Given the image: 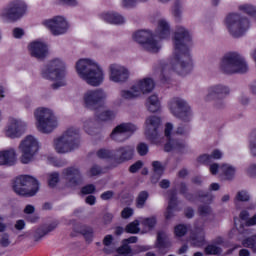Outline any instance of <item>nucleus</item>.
Instances as JSON below:
<instances>
[{
  "mask_svg": "<svg viewBox=\"0 0 256 256\" xmlns=\"http://www.w3.org/2000/svg\"><path fill=\"white\" fill-rule=\"evenodd\" d=\"M147 199H149V192L141 191L139 192L136 198V207L137 209H143L145 207V203H147Z\"/></svg>",
  "mask_w": 256,
  "mask_h": 256,
  "instance_id": "31",
  "label": "nucleus"
},
{
  "mask_svg": "<svg viewBox=\"0 0 256 256\" xmlns=\"http://www.w3.org/2000/svg\"><path fill=\"white\" fill-rule=\"evenodd\" d=\"M137 131V126H135L132 123H122L118 126H116L112 133L110 134V137L113 141H117L118 143H123V141H126L127 136H125V133H135Z\"/></svg>",
  "mask_w": 256,
  "mask_h": 256,
  "instance_id": "16",
  "label": "nucleus"
},
{
  "mask_svg": "<svg viewBox=\"0 0 256 256\" xmlns=\"http://www.w3.org/2000/svg\"><path fill=\"white\" fill-rule=\"evenodd\" d=\"M76 71L79 77L92 87H99V85L103 83V69L91 59L84 58L78 60L76 63Z\"/></svg>",
  "mask_w": 256,
  "mask_h": 256,
  "instance_id": "3",
  "label": "nucleus"
},
{
  "mask_svg": "<svg viewBox=\"0 0 256 256\" xmlns=\"http://www.w3.org/2000/svg\"><path fill=\"white\" fill-rule=\"evenodd\" d=\"M19 149L22 153L20 161L24 165H27V163H31L33 157L39 152V142L32 135L26 136L20 143Z\"/></svg>",
  "mask_w": 256,
  "mask_h": 256,
  "instance_id": "10",
  "label": "nucleus"
},
{
  "mask_svg": "<svg viewBox=\"0 0 256 256\" xmlns=\"http://www.w3.org/2000/svg\"><path fill=\"white\" fill-rule=\"evenodd\" d=\"M25 129H27L25 122L17 119H11L6 130V137H9L10 139H17L25 133Z\"/></svg>",
  "mask_w": 256,
  "mask_h": 256,
  "instance_id": "20",
  "label": "nucleus"
},
{
  "mask_svg": "<svg viewBox=\"0 0 256 256\" xmlns=\"http://www.w3.org/2000/svg\"><path fill=\"white\" fill-rule=\"evenodd\" d=\"M65 75V62H63L59 58L50 61L49 64L44 69H42L43 79H48L49 81H56V83L52 84V89H59V87H65Z\"/></svg>",
  "mask_w": 256,
  "mask_h": 256,
  "instance_id": "4",
  "label": "nucleus"
},
{
  "mask_svg": "<svg viewBox=\"0 0 256 256\" xmlns=\"http://www.w3.org/2000/svg\"><path fill=\"white\" fill-rule=\"evenodd\" d=\"M137 152L140 157H145L149 153V146L145 143H140L137 146Z\"/></svg>",
  "mask_w": 256,
  "mask_h": 256,
  "instance_id": "47",
  "label": "nucleus"
},
{
  "mask_svg": "<svg viewBox=\"0 0 256 256\" xmlns=\"http://www.w3.org/2000/svg\"><path fill=\"white\" fill-rule=\"evenodd\" d=\"M98 159H114L115 161V150L101 148L96 152Z\"/></svg>",
  "mask_w": 256,
  "mask_h": 256,
  "instance_id": "30",
  "label": "nucleus"
},
{
  "mask_svg": "<svg viewBox=\"0 0 256 256\" xmlns=\"http://www.w3.org/2000/svg\"><path fill=\"white\" fill-rule=\"evenodd\" d=\"M59 183V172H53L49 175L48 185L49 187H57Z\"/></svg>",
  "mask_w": 256,
  "mask_h": 256,
  "instance_id": "42",
  "label": "nucleus"
},
{
  "mask_svg": "<svg viewBox=\"0 0 256 256\" xmlns=\"http://www.w3.org/2000/svg\"><path fill=\"white\" fill-rule=\"evenodd\" d=\"M205 255H221L223 249L215 244H209L204 248Z\"/></svg>",
  "mask_w": 256,
  "mask_h": 256,
  "instance_id": "33",
  "label": "nucleus"
},
{
  "mask_svg": "<svg viewBox=\"0 0 256 256\" xmlns=\"http://www.w3.org/2000/svg\"><path fill=\"white\" fill-rule=\"evenodd\" d=\"M225 25L230 35L235 39H239V37H243L249 31L251 22L249 18L243 17L239 13H230L225 18Z\"/></svg>",
  "mask_w": 256,
  "mask_h": 256,
  "instance_id": "8",
  "label": "nucleus"
},
{
  "mask_svg": "<svg viewBox=\"0 0 256 256\" xmlns=\"http://www.w3.org/2000/svg\"><path fill=\"white\" fill-rule=\"evenodd\" d=\"M62 175H64V177H67V179H69V183L74 186L80 185V183H82L83 181V177L81 176V171L79 170V168H65L62 172Z\"/></svg>",
  "mask_w": 256,
  "mask_h": 256,
  "instance_id": "23",
  "label": "nucleus"
},
{
  "mask_svg": "<svg viewBox=\"0 0 256 256\" xmlns=\"http://www.w3.org/2000/svg\"><path fill=\"white\" fill-rule=\"evenodd\" d=\"M115 195V192L108 190L101 194L100 198L102 201H109V199H113V196Z\"/></svg>",
  "mask_w": 256,
  "mask_h": 256,
  "instance_id": "58",
  "label": "nucleus"
},
{
  "mask_svg": "<svg viewBox=\"0 0 256 256\" xmlns=\"http://www.w3.org/2000/svg\"><path fill=\"white\" fill-rule=\"evenodd\" d=\"M17 163V152L11 148L8 150L0 151V165H6V167H13Z\"/></svg>",
  "mask_w": 256,
  "mask_h": 256,
  "instance_id": "24",
  "label": "nucleus"
},
{
  "mask_svg": "<svg viewBox=\"0 0 256 256\" xmlns=\"http://www.w3.org/2000/svg\"><path fill=\"white\" fill-rule=\"evenodd\" d=\"M242 245L243 247L251 249L253 253H256V235L244 239Z\"/></svg>",
  "mask_w": 256,
  "mask_h": 256,
  "instance_id": "36",
  "label": "nucleus"
},
{
  "mask_svg": "<svg viewBox=\"0 0 256 256\" xmlns=\"http://www.w3.org/2000/svg\"><path fill=\"white\" fill-rule=\"evenodd\" d=\"M189 228L185 224H178L174 227V235L175 237H185Z\"/></svg>",
  "mask_w": 256,
  "mask_h": 256,
  "instance_id": "37",
  "label": "nucleus"
},
{
  "mask_svg": "<svg viewBox=\"0 0 256 256\" xmlns=\"http://www.w3.org/2000/svg\"><path fill=\"white\" fill-rule=\"evenodd\" d=\"M115 161L118 165L121 163H126V161H131L135 157V146L125 145L120 146L114 150Z\"/></svg>",
  "mask_w": 256,
  "mask_h": 256,
  "instance_id": "19",
  "label": "nucleus"
},
{
  "mask_svg": "<svg viewBox=\"0 0 256 256\" xmlns=\"http://www.w3.org/2000/svg\"><path fill=\"white\" fill-rule=\"evenodd\" d=\"M112 243H113V235L111 234L106 235L103 239V245H105V247H109Z\"/></svg>",
  "mask_w": 256,
  "mask_h": 256,
  "instance_id": "63",
  "label": "nucleus"
},
{
  "mask_svg": "<svg viewBox=\"0 0 256 256\" xmlns=\"http://www.w3.org/2000/svg\"><path fill=\"white\" fill-rule=\"evenodd\" d=\"M198 214L200 215V217H207V215L211 214V207L207 205H200L198 207Z\"/></svg>",
  "mask_w": 256,
  "mask_h": 256,
  "instance_id": "49",
  "label": "nucleus"
},
{
  "mask_svg": "<svg viewBox=\"0 0 256 256\" xmlns=\"http://www.w3.org/2000/svg\"><path fill=\"white\" fill-rule=\"evenodd\" d=\"M43 25L51 31L52 35H63L67 33L69 29V24L62 16H55L52 19L45 20Z\"/></svg>",
  "mask_w": 256,
  "mask_h": 256,
  "instance_id": "15",
  "label": "nucleus"
},
{
  "mask_svg": "<svg viewBox=\"0 0 256 256\" xmlns=\"http://www.w3.org/2000/svg\"><path fill=\"white\" fill-rule=\"evenodd\" d=\"M189 124L183 125L181 124L177 130H176V134L177 135H187V133H189Z\"/></svg>",
  "mask_w": 256,
  "mask_h": 256,
  "instance_id": "56",
  "label": "nucleus"
},
{
  "mask_svg": "<svg viewBox=\"0 0 256 256\" xmlns=\"http://www.w3.org/2000/svg\"><path fill=\"white\" fill-rule=\"evenodd\" d=\"M229 87L223 85H215L208 88V94L206 96V101H217L216 105L219 106V102L223 101L229 95Z\"/></svg>",
  "mask_w": 256,
  "mask_h": 256,
  "instance_id": "17",
  "label": "nucleus"
},
{
  "mask_svg": "<svg viewBox=\"0 0 256 256\" xmlns=\"http://www.w3.org/2000/svg\"><path fill=\"white\" fill-rule=\"evenodd\" d=\"M80 193L82 195H91L95 193V185L93 184H87L81 188Z\"/></svg>",
  "mask_w": 256,
  "mask_h": 256,
  "instance_id": "48",
  "label": "nucleus"
},
{
  "mask_svg": "<svg viewBox=\"0 0 256 256\" xmlns=\"http://www.w3.org/2000/svg\"><path fill=\"white\" fill-rule=\"evenodd\" d=\"M28 51H30L31 57L36 59H45L47 57V44L41 41H34L28 45Z\"/></svg>",
  "mask_w": 256,
  "mask_h": 256,
  "instance_id": "22",
  "label": "nucleus"
},
{
  "mask_svg": "<svg viewBox=\"0 0 256 256\" xmlns=\"http://www.w3.org/2000/svg\"><path fill=\"white\" fill-rule=\"evenodd\" d=\"M25 13H27V4L21 0H14L4 9L2 17L9 21V23H16Z\"/></svg>",
  "mask_w": 256,
  "mask_h": 256,
  "instance_id": "13",
  "label": "nucleus"
},
{
  "mask_svg": "<svg viewBox=\"0 0 256 256\" xmlns=\"http://www.w3.org/2000/svg\"><path fill=\"white\" fill-rule=\"evenodd\" d=\"M12 189L20 197H35L39 191V180L29 175L18 176L13 181Z\"/></svg>",
  "mask_w": 256,
  "mask_h": 256,
  "instance_id": "6",
  "label": "nucleus"
},
{
  "mask_svg": "<svg viewBox=\"0 0 256 256\" xmlns=\"http://www.w3.org/2000/svg\"><path fill=\"white\" fill-rule=\"evenodd\" d=\"M147 0H122L123 7L126 9H133L137 5V3H145Z\"/></svg>",
  "mask_w": 256,
  "mask_h": 256,
  "instance_id": "43",
  "label": "nucleus"
},
{
  "mask_svg": "<svg viewBox=\"0 0 256 256\" xmlns=\"http://www.w3.org/2000/svg\"><path fill=\"white\" fill-rule=\"evenodd\" d=\"M146 107L150 113H158L161 111V102L159 96L153 94L146 101Z\"/></svg>",
  "mask_w": 256,
  "mask_h": 256,
  "instance_id": "28",
  "label": "nucleus"
},
{
  "mask_svg": "<svg viewBox=\"0 0 256 256\" xmlns=\"http://www.w3.org/2000/svg\"><path fill=\"white\" fill-rule=\"evenodd\" d=\"M173 16L176 19H181V0H175L173 7Z\"/></svg>",
  "mask_w": 256,
  "mask_h": 256,
  "instance_id": "46",
  "label": "nucleus"
},
{
  "mask_svg": "<svg viewBox=\"0 0 256 256\" xmlns=\"http://www.w3.org/2000/svg\"><path fill=\"white\" fill-rule=\"evenodd\" d=\"M173 132V124L171 123H166L165 125V130H164V135L168 139V141H171V133Z\"/></svg>",
  "mask_w": 256,
  "mask_h": 256,
  "instance_id": "57",
  "label": "nucleus"
},
{
  "mask_svg": "<svg viewBox=\"0 0 256 256\" xmlns=\"http://www.w3.org/2000/svg\"><path fill=\"white\" fill-rule=\"evenodd\" d=\"M80 136L79 128H69L56 140H54V149L57 153H69L79 148Z\"/></svg>",
  "mask_w": 256,
  "mask_h": 256,
  "instance_id": "7",
  "label": "nucleus"
},
{
  "mask_svg": "<svg viewBox=\"0 0 256 256\" xmlns=\"http://www.w3.org/2000/svg\"><path fill=\"white\" fill-rule=\"evenodd\" d=\"M80 234L83 235L86 241H93V228L90 226H83L80 230Z\"/></svg>",
  "mask_w": 256,
  "mask_h": 256,
  "instance_id": "38",
  "label": "nucleus"
},
{
  "mask_svg": "<svg viewBox=\"0 0 256 256\" xmlns=\"http://www.w3.org/2000/svg\"><path fill=\"white\" fill-rule=\"evenodd\" d=\"M191 239H192L195 247H203V245H205V235L192 236Z\"/></svg>",
  "mask_w": 256,
  "mask_h": 256,
  "instance_id": "50",
  "label": "nucleus"
},
{
  "mask_svg": "<svg viewBox=\"0 0 256 256\" xmlns=\"http://www.w3.org/2000/svg\"><path fill=\"white\" fill-rule=\"evenodd\" d=\"M142 225H144V227H148V229H155V226L157 225V217L152 216L144 218L142 220Z\"/></svg>",
  "mask_w": 256,
  "mask_h": 256,
  "instance_id": "41",
  "label": "nucleus"
},
{
  "mask_svg": "<svg viewBox=\"0 0 256 256\" xmlns=\"http://www.w3.org/2000/svg\"><path fill=\"white\" fill-rule=\"evenodd\" d=\"M184 215L186 219H193L195 217V210L192 207H187L184 210Z\"/></svg>",
  "mask_w": 256,
  "mask_h": 256,
  "instance_id": "59",
  "label": "nucleus"
},
{
  "mask_svg": "<svg viewBox=\"0 0 256 256\" xmlns=\"http://www.w3.org/2000/svg\"><path fill=\"white\" fill-rule=\"evenodd\" d=\"M133 208L126 207L121 212L122 219H129V217H133Z\"/></svg>",
  "mask_w": 256,
  "mask_h": 256,
  "instance_id": "55",
  "label": "nucleus"
},
{
  "mask_svg": "<svg viewBox=\"0 0 256 256\" xmlns=\"http://www.w3.org/2000/svg\"><path fill=\"white\" fill-rule=\"evenodd\" d=\"M155 245H156V249L163 251V249H170V247L173 244L171 243V240L167 238V234H165V232H158Z\"/></svg>",
  "mask_w": 256,
  "mask_h": 256,
  "instance_id": "27",
  "label": "nucleus"
},
{
  "mask_svg": "<svg viewBox=\"0 0 256 256\" xmlns=\"http://www.w3.org/2000/svg\"><path fill=\"white\" fill-rule=\"evenodd\" d=\"M172 149H178V151H183L185 149V143L176 142L175 144L171 143V139L164 145V151L166 153H171Z\"/></svg>",
  "mask_w": 256,
  "mask_h": 256,
  "instance_id": "32",
  "label": "nucleus"
},
{
  "mask_svg": "<svg viewBox=\"0 0 256 256\" xmlns=\"http://www.w3.org/2000/svg\"><path fill=\"white\" fill-rule=\"evenodd\" d=\"M178 202H177V195L176 194H172L169 198L168 201V208L169 209H174L177 211V207H178Z\"/></svg>",
  "mask_w": 256,
  "mask_h": 256,
  "instance_id": "52",
  "label": "nucleus"
},
{
  "mask_svg": "<svg viewBox=\"0 0 256 256\" xmlns=\"http://www.w3.org/2000/svg\"><path fill=\"white\" fill-rule=\"evenodd\" d=\"M57 225H59V223L53 222L48 226L38 227L34 233V241H41L45 235H48V233H51V231H55V229H57Z\"/></svg>",
  "mask_w": 256,
  "mask_h": 256,
  "instance_id": "26",
  "label": "nucleus"
},
{
  "mask_svg": "<svg viewBox=\"0 0 256 256\" xmlns=\"http://www.w3.org/2000/svg\"><path fill=\"white\" fill-rule=\"evenodd\" d=\"M141 231V228H139V220H134L133 222H130L125 227V232L130 233L131 235H137Z\"/></svg>",
  "mask_w": 256,
  "mask_h": 256,
  "instance_id": "34",
  "label": "nucleus"
},
{
  "mask_svg": "<svg viewBox=\"0 0 256 256\" xmlns=\"http://www.w3.org/2000/svg\"><path fill=\"white\" fill-rule=\"evenodd\" d=\"M169 35H171L169 23L165 20H159L155 34L149 30H138L132 35V38L149 53H159L161 47H159V43L155 40V37L158 39H169Z\"/></svg>",
  "mask_w": 256,
  "mask_h": 256,
  "instance_id": "2",
  "label": "nucleus"
},
{
  "mask_svg": "<svg viewBox=\"0 0 256 256\" xmlns=\"http://www.w3.org/2000/svg\"><path fill=\"white\" fill-rule=\"evenodd\" d=\"M25 35V31L22 28H14L13 29V37L15 39H21Z\"/></svg>",
  "mask_w": 256,
  "mask_h": 256,
  "instance_id": "61",
  "label": "nucleus"
},
{
  "mask_svg": "<svg viewBox=\"0 0 256 256\" xmlns=\"http://www.w3.org/2000/svg\"><path fill=\"white\" fill-rule=\"evenodd\" d=\"M34 117L38 123V131L41 133H52L57 127L55 114L48 108H38L34 112Z\"/></svg>",
  "mask_w": 256,
  "mask_h": 256,
  "instance_id": "9",
  "label": "nucleus"
},
{
  "mask_svg": "<svg viewBox=\"0 0 256 256\" xmlns=\"http://www.w3.org/2000/svg\"><path fill=\"white\" fill-rule=\"evenodd\" d=\"M129 79V70L127 68L112 64L110 65V80L114 83H125Z\"/></svg>",
  "mask_w": 256,
  "mask_h": 256,
  "instance_id": "21",
  "label": "nucleus"
},
{
  "mask_svg": "<svg viewBox=\"0 0 256 256\" xmlns=\"http://www.w3.org/2000/svg\"><path fill=\"white\" fill-rule=\"evenodd\" d=\"M0 245L2 247H9L11 245V241H9V234H4L0 239Z\"/></svg>",
  "mask_w": 256,
  "mask_h": 256,
  "instance_id": "60",
  "label": "nucleus"
},
{
  "mask_svg": "<svg viewBox=\"0 0 256 256\" xmlns=\"http://www.w3.org/2000/svg\"><path fill=\"white\" fill-rule=\"evenodd\" d=\"M174 55L169 61L162 66L160 81L163 84H169L171 78L165 74L166 71L177 73L181 77L189 75L193 71V58H191V47L193 39L191 34L183 26H177L173 38Z\"/></svg>",
  "mask_w": 256,
  "mask_h": 256,
  "instance_id": "1",
  "label": "nucleus"
},
{
  "mask_svg": "<svg viewBox=\"0 0 256 256\" xmlns=\"http://www.w3.org/2000/svg\"><path fill=\"white\" fill-rule=\"evenodd\" d=\"M248 175L250 177H256V164H252L249 168H248Z\"/></svg>",
  "mask_w": 256,
  "mask_h": 256,
  "instance_id": "64",
  "label": "nucleus"
},
{
  "mask_svg": "<svg viewBox=\"0 0 256 256\" xmlns=\"http://www.w3.org/2000/svg\"><path fill=\"white\" fill-rule=\"evenodd\" d=\"M145 134L150 141H157L159 139V127H161V118L157 116H149L146 119Z\"/></svg>",
  "mask_w": 256,
  "mask_h": 256,
  "instance_id": "18",
  "label": "nucleus"
},
{
  "mask_svg": "<svg viewBox=\"0 0 256 256\" xmlns=\"http://www.w3.org/2000/svg\"><path fill=\"white\" fill-rule=\"evenodd\" d=\"M140 169H143V161L138 160L129 167L130 173H137Z\"/></svg>",
  "mask_w": 256,
  "mask_h": 256,
  "instance_id": "54",
  "label": "nucleus"
},
{
  "mask_svg": "<svg viewBox=\"0 0 256 256\" xmlns=\"http://www.w3.org/2000/svg\"><path fill=\"white\" fill-rule=\"evenodd\" d=\"M189 188L187 187V184L185 182L180 183L179 192L180 195H183V197L188 193Z\"/></svg>",
  "mask_w": 256,
  "mask_h": 256,
  "instance_id": "62",
  "label": "nucleus"
},
{
  "mask_svg": "<svg viewBox=\"0 0 256 256\" xmlns=\"http://www.w3.org/2000/svg\"><path fill=\"white\" fill-rule=\"evenodd\" d=\"M152 167L155 175H158V179H161L163 173H165V167L159 161H153Z\"/></svg>",
  "mask_w": 256,
  "mask_h": 256,
  "instance_id": "39",
  "label": "nucleus"
},
{
  "mask_svg": "<svg viewBox=\"0 0 256 256\" xmlns=\"http://www.w3.org/2000/svg\"><path fill=\"white\" fill-rule=\"evenodd\" d=\"M155 89V81L152 78H144L140 80L136 85L131 87V90H122L121 97L123 99H135L139 97L141 93L145 95L146 93H151Z\"/></svg>",
  "mask_w": 256,
  "mask_h": 256,
  "instance_id": "11",
  "label": "nucleus"
},
{
  "mask_svg": "<svg viewBox=\"0 0 256 256\" xmlns=\"http://www.w3.org/2000/svg\"><path fill=\"white\" fill-rule=\"evenodd\" d=\"M117 253L118 255H131L133 253V249H131V246L129 244L123 242L122 240V245L117 248Z\"/></svg>",
  "mask_w": 256,
  "mask_h": 256,
  "instance_id": "40",
  "label": "nucleus"
},
{
  "mask_svg": "<svg viewBox=\"0 0 256 256\" xmlns=\"http://www.w3.org/2000/svg\"><path fill=\"white\" fill-rule=\"evenodd\" d=\"M251 197L249 196V193L245 190L239 191L236 195V201H240L242 203H245L249 201Z\"/></svg>",
  "mask_w": 256,
  "mask_h": 256,
  "instance_id": "44",
  "label": "nucleus"
},
{
  "mask_svg": "<svg viewBox=\"0 0 256 256\" xmlns=\"http://www.w3.org/2000/svg\"><path fill=\"white\" fill-rule=\"evenodd\" d=\"M220 69L225 75L247 73L249 71L245 58L237 52H228L225 54L220 62Z\"/></svg>",
  "mask_w": 256,
  "mask_h": 256,
  "instance_id": "5",
  "label": "nucleus"
},
{
  "mask_svg": "<svg viewBox=\"0 0 256 256\" xmlns=\"http://www.w3.org/2000/svg\"><path fill=\"white\" fill-rule=\"evenodd\" d=\"M251 137H253L254 140L250 141V153L253 157H256V129L252 131Z\"/></svg>",
  "mask_w": 256,
  "mask_h": 256,
  "instance_id": "51",
  "label": "nucleus"
},
{
  "mask_svg": "<svg viewBox=\"0 0 256 256\" xmlns=\"http://www.w3.org/2000/svg\"><path fill=\"white\" fill-rule=\"evenodd\" d=\"M101 173H103V169L97 164L93 165L88 171L89 177H97V175H101Z\"/></svg>",
  "mask_w": 256,
  "mask_h": 256,
  "instance_id": "45",
  "label": "nucleus"
},
{
  "mask_svg": "<svg viewBox=\"0 0 256 256\" xmlns=\"http://www.w3.org/2000/svg\"><path fill=\"white\" fill-rule=\"evenodd\" d=\"M95 117L97 121H102V122L113 121V119H115V112L112 110H106L100 113L96 112Z\"/></svg>",
  "mask_w": 256,
  "mask_h": 256,
  "instance_id": "29",
  "label": "nucleus"
},
{
  "mask_svg": "<svg viewBox=\"0 0 256 256\" xmlns=\"http://www.w3.org/2000/svg\"><path fill=\"white\" fill-rule=\"evenodd\" d=\"M100 19L105 21V23H110L111 25H123V23H125V18L118 13H102L100 14Z\"/></svg>",
  "mask_w": 256,
  "mask_h": 256,
  "instance_id": "25",
  "label": "nucleus"
},
{
  "mask_svg": "<svg viewBox=\"0 0 256 256\" xmlns=\"http://www.w3.org/2000/svg\"><path fill=\"white\" fill-rule=\"evenodd\" d=\"M197 162L202 163L203 165H209V163H212L211 155L202 154L197 158Z\"/></svg>",
  "mask_w": 256,
  "mask_h": 256,
  "instance_id": "53",
  "label": "nucleus"
},
{
  "mask_svg": "<svg viewBox=\"0 0 256 256\" xmlns=\"http://www.w3.org/2000/svg\"><path fill=\"white\" fill-rule=\"evenodd\" d=\"M105 91L102 89L89 90L84 94V103L87 109L99 111L105 105Z\"/></svg>",
  "mask_w": 256,
  "mask_h": 256,
  "instance_id": "14",
  "label": "nucleus"
},
{
  "mask_svg": "<svg viewBox=\"0 0 256 256\" xmlns=\"http://www.w3.org/2000/svg\"><path fill=\"white\" fill-rule=\"evenodd\" d=\"M169 109L174 117L181 119L184 123H189L191 121V107L187 104V101L175 97L169 102Z\"/></svg>",
  "mask_w": 256,
  "mask_h": 256,
  "instance_id": "12",
  "label": "nucleus"
},
{
  "mask_svg": "<svg viewBox=\"0 0 256 256\" xmlns=\"http://www.w3.org/2000/svg\"><path fill=\"white\" fill-rule=\"evenodd\" d=\"M221 171L228 181H231L235 177V168L226 164L221 166Z\"/></svg>",
  "mask_w": 256,
  "mask_h": 256,
  "instance_id": "35",
  "label": "nucleus"
}]
</instances>
